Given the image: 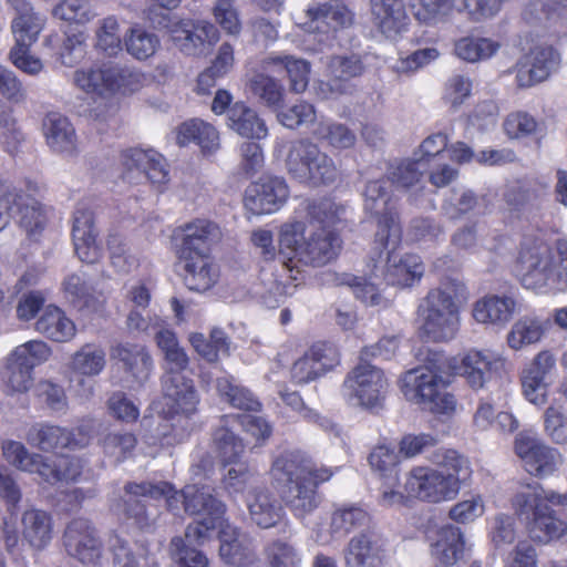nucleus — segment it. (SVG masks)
Wrapping results in <instances>:
<instances>
[{"label": "nucleus", "instance_id": "2", "mask_svg": "<svg viewBox=\"0 0 567 567\" xmlns=\"http://www.w3.org/2000/svg\"><path fill=\"white\" fill-rule=\"evenodd\" d=\"M429 460L442 470L412 467L405 475L406 495L433 504L453 499L460 492L461 482L472 473L467 458L454 450L440 449Z\"/></svg>", "mask_w": 567, "mask_h": 567}, {"label": "nucleus", "instance_id": "57", "mask_svg": "<svg viewBox=\"0 0 567 567\" xmlns=\"http://www.w3.org/2000/svg\"><path fill=\"white\" fill-rule=\"evenodd\" d=\"M106 245L111 265L117 272L130 274L138 267L137 256L131 251L122 235L111 233Z\"/></svg>", "mask_w": 567, "mask_h": 567}, {"label": "nucleus", "instance_id": "59", "mask_svg": "<svg viewBox=\"0 0 567 567\" xmlns=\"http://www.w3.org/2000/svg\"><path fill=\"white\" fill-rule=\"evenodd\" d=\"M96 47L107 56H116L122 51L120 24L115 17H106L96 29Z\"/></svg>", "mask_w": 567, "mask_h": 567}, {"label": "nucleus", "instance_id": "11", "mask_svg": "<svg viewBox=\"0 0 567 567\" xmlns=\"http://www.w3.org/2000/svg\"><path fill=\"white\" fill-rule=\"evenodd\" d=\"M514 450L525 471L535 477H548L564 463V456L557 449L528 432L517 434Z\"/></svg>", "mask_w": 567, "mask_h": 567}, {"label": "nucleus", "instance_id": "20", "mask_svg": "<svg viewBox=\"0 0 567 567\" xmlns=\"http://www.w3.org/2000/svg\"><path fill=\"white\" fill-rule=\"evenodd\" d=\"M174 45L185 55L196 56L205 53L206 47L218 40V31L207 21L181 20L169 29Z\"/></svg>", "mask_w": 567, "mask_h": 567}, {"label": "nucleus", "instance_id": "48", "mask_svg": "<svg viewBox=\"0 0 567 567\" xmlns=\"http://www.w3.org/2000/svg\"><path fill=\"white\" fill-rule=\"evenodd\" d=\"M106 365V352L96 343H85L74 352L71 369L84 377L99 375Z\"/></svg>", "mask_w": 567, "mask_h": 567}, {"label": "nucleus", "instance_id": "55", "mask_svg": "<svg viewBox=\"0 0 567 567\" xmlns=\"http://www.w3.org/2000/svg\"><path fill=\"white\" fill-rule=\"evenodd\" d=\"M216 389L219 395L236 409L258 411L261 406L260 402L251 391L236 384L233 378H218L216 381Z\"/></svg>", "mask_w": 567, "mask_h": 567}, {"label": "nucleus", "instance_id": "10", "mask_svg": "<svg viewBox=\"0 0 567 567\" xmlns=\"http://www.w3.org/2000/svg\"><path fill=\"white\" fill-rule=\"evenodd\" d=\"M389 386L384 371L361 359L346 375L342 395L351 405L371 409L382 404Z\"/></svg>", "mask_w": 567, "mask_h": 567}, {"label": "nucleus", "instance_id": "49", "mask_svg": "<svg viewBox=\"0 0 567 567\" xmlns=\"http://www.w3.org/2000/svg\"><path fill=\"white\" fill-rule=\"evenodd\" d=\"M312 135L337 150L354 146L357 136L346 124L332 120L319 121L312 130Z\"/></svg>", "mask_w": 567, "mask_h": 567}, {"label": "nucleus", "instance_id": "58", "mask_svg": "<svg viewBox=\"0 0 567 567\" xmlns=\"http://www.w3.org/2000/svg\"><path fill=\"white\" fill-rule=\"evenodd\" d=\"M257 473L247 463H236L228 468L223 483L229 494H243L258 488L256 485Z\"/></svg>", "mask_w": 567, "mask_h": 567}, {"label": "nucleus", "instance_id": "37", "mask_svg": "<svg viewBox=\"0 0 567 567\" xmlns=\"http://www.w3.org/2000/svg\"><path fill=\"white\" fill-rule=\"evenodd\" d=\"M73 81L83 92L102 99L114 95L112 65L90 66L74 72Z\"/></svg>", "mask_w": 567, "mask_h": 567}, {"label": "nucleus", "instance_id": "41", "mask_svg": "<svg viewBox=\"0 0 567 567\" xmlns=\"http://www.w3.org/2000/svg\"><path fill=\"white\" fill-rule=\"evenodd\" d=\"M465 8L464 0H413L415 19L430 27L447 21L454 11Z\"/></svg>", "mask_w": 567, "mask_h": 567}, {"label": "nucleus", "instance_id": "19", "mask_svg": "<svg viewBox=\"0 0 567 567\" xmlns=\"http://www.w3.org/2000/svg\"><path fill=\"white\" fill-rule=\"evenodd\" d=\"M66 553L85 565H94L102 555V543L95 528L85 518L71 520L63 534Z\"/></svg>", "mask_w": 567, "mask_h": 567}, {"label": "nucleus", "instance_id": "23", "mask_svg": "<svg viewBox=\"0 0 567 567\" xmlns=\"http://www.w3.org/2000/svg\"><path fill=\"white\" fill-rule=\"evenodd\" d=\"M559 64V54L553 47L537 45L517 63L516 80L519 87H529L546 80Z\"/></svg>", "mask_w": 567, "mask_h": 567}, {"label": "nucleus", "instance_id": "27", "mask_svg": "<svg viewBox=\"0 0 567 567\" xmlns=\"http://www.w3.org/2000/svg\"><path fill=\"white\" fill-rule=\"evenodd\" d=\"M183 231L179 256H209L212 245L221 236L218 225L207 219L193 220L183 227Z\"/></svg>", "mask_w": 567, "mask_h": 567}, {"label": "nucleus", "instance_id": "25", "mask_svg": "<svg viewBox=\"0 0 567 567\" xmlns=\"http://www.w3.org/2000/svg\"><path fill=\"white\" fill-rule=\"evenodd\" d=\"M96 237L93 212L79 205L73 214L72 239L75 254L83 262L93 264L100 259L101 248Z\"/></svg>", "mask_w": 567, "mask_h": 567}, {"label": "nucleus", "instance_id": "42", "mask_svg": "<svg viewBox=\"0 0 567 567\" xmlns=\"http://www.w3.org/2000/svg\"><path fill=\"white\" fill-rule=\"evenodd\" d=\"M35 329L56 342H66L75 336V324L64 312L54 306H48L38 319Z\"/></svg>", "mask_w": 567, "mask_h": 567}, {"label": "nucleus", "instance_id": "22", "mask_svg": "<svg viewBox=\"0 0 567 567\" xmlns=\"http://www.w3.org/2000/svg\"><path fill=\"white\" fill-rule=\"evenodd\" d=\"M371 520L369 511L359 503L336 504L330 514L328 536L317 534L316 542L328 545L332 540H340L355 529L369 527Z\"/></svg>", "mask_w": 567, "mask_h": 567}, {"label": "nucleus", "instance_id": "64", "mask_svg": "<svg viewBox=\"0 0 567 567\" xmlns=\"http://www.w3.org/2000/svg\"><path fill=\"white\" fill-rule=\"evenodd\" d=\"M136 437L128 432L107 433L101 440V446L104 453L113 457L116 462H121L131 455L136 446Z\"/></svg>", "mask_w": 567, "mask_h": 567}, {"label": "nucleus", "instance_id": "47", "mask_svg": "<svg viewBox=\"0 0 567 567\" xmlns=\"http://www.w3.org/2000/svg\"><path fill=\"white\" fill-rule=\"evenodd\" d=\"M369 464L378 476L390 486L399 483L400 453L388 444L377 445L369 455Z\"/></svg>", "mask_w": 567, "mask_h": 567}, {"label": "nucleus", "instance_id": "62", "mask_svg": "<svg viewBox=\"0 0 567 567\" xmlns=\"http://www.w3.org/2000/svg\"><path fill=\"white\" fill-rule=\"evenodd\" d=\"M544 431L555 444L567 445V419L561 405L551 404L544 412Z\"/></svg>", "mask_w": 567, "mask_h": 567}, {"label": "nucleus", "instance_id": "50", "mask_svg": "<svg viewBox=\"0 0 567 567\" xmlns=\"http://www.w3.org/2000/svg\"><path fill=\"white\" fill-rule=\"evenodd\" d=\"M427 167L423 159H400L389 164L386 178L398 188L408 189L419 184Z\"/></svg>", "mask_w": 567, "mask_h": 567}, {"label": "nucleus", "instance_id": "18", "mask_svg": "<svg viewBox=\"0 0 567 567\" xmlns=\"http://www.w3.org/2000/svg\"><path fill=\"white\" fill-rule=\"evenodd\" d=\"M399 243L400 240L395 245L390 244L388 247H384L380 241L377 243L375 238L374 249L379 250V259L382 258L383 251H386V261L383 271L385 281L392 286L411 287L423 277L424 265L417 255H402L395 251Z\"/></svg>", "mask_w": 567, "mask_h": 567}, {"label": "nucleus", "instance_id": "53", "mask_svg": "<svg viewBox=\"0 0 567 567\" xmlns=\"http://www.w3.org/2000/svg\"><path fill=\"white\" fill-rule=\"evenodd\" d=\"M247 87L266 106L275 110L281 106L284 87L274 78L264 73H255L249 78Z\"/></svg>", "mask_w": 567, "mask_h": 567}, {"label": "nucleus", "instance_id": "51", "mask_svg": "<svg viewBox=\"0 0 567 567\" xmlns=\"http://www.w3.org/2000/svg\"><path fill=\"white\" fill-rule=\"evenodd\" d=\"M545 322L537 317H523L517 320L508 336L507 343L514 350L538 342L545 333Z\"/></svg>", "mask_w": 567, "mask_h": 567}, {"label": "nucleus", "instance_id": "8", "mask_svg": "<svg viewBox=\"0 0 567 567\" xmlns=\"http://www.w3.org/2000/svg\"><path fill=\"white\" fill-rule=\"evenodd\" d=\"M286 167L292 178L312 186L329 185L339 174L334 161L309 138L290 144Z\"/></svg>", "mask_w": 567, "mask_h": 567}, {"label": "nucleus", "instance_id": "1", "mask_svg": "<svg viewBox=\"0 0 567 567\" xmlns=\"http://www.w3.org/2000/svg\"><path fill=\"white\" fill-rule=\"evenodd\" d=\"M344 208L331 199L301 203L298 217L280 227L279 259L292 270L299 266L323 267L337 259L341 239L333 226Z\"/></svg>", "mask_w": 567, "mask_h": 567}, {"label": "nucleus", "instance_id": "30", "mask_svg": "<svg viewBox=\"0 0 567 567\" xmlns=\"http://www.w3.org/2000/svg\"><path fill=\"white\" fill-rule=\"evenodd\" d=\"M22 538L28 545L35 549H44L53 537L52 516L40 508L30 507L21 515Z\"/></svg>", "mask_w": 567, "mask_h": 567}, {"label": "nucleus", "instance_id": "24", "mask_svg": "<svg viewBox=\"0 0 567 567\" xmlns=\"http://www.w3.org/2000/svg\"><path fill=\"white\" fill-rule=\"evenodd\" d=\"M384 557L379 536L369 529L352 536L343 549L344 567H383Z\"/></svg>", "mask_w": 567, "mask_h": 567}, {"label": "nucleus", "instance_id": "21", "mask_svg": "<svg viewBox=\"0 0 567 567\" xmlns=\"http://www.w3.org/2000/svg\"><path fill=\"white\" fill-rule=\"evenodd\" d=\"M219 557L229 567H260L261 559L252 539L229 523L219 530Z\"/></svg>", "mask_w": 567, "mask_h": 567}, {"label": "nucleus", "instance_id": "54", "mask_svg": "<svg viewBox=\"0 0 567 567\" xmlns=\"http://www.w3.org/2000/svg\"><path fill=\"white\" fill-rule=\"evenodd\" d=\"M498 49L499 44L497 42L486 38L464 37L454 44L456 56L470 63L487 60Z\"/></svg>", "mask_w": 567, "mask_h": 567}, {"label": "nucleus", "instance_id": "34", "mask_svg": "<svg viewBox=\"0 0 567 567\" xmlns=\"http://www.w3.org/2000/svg\"><path fill=\"white\" fill-rule=\"evenodd\" d=\"M465 540L460 527L442 526L431 545V555L440 567L453 566L463 555Z\"/></svg>", "mask_w": 567, "mask_h": 567}, {"label": "nucleus", "instance_id": "56", "mask_svg": "<svg viewBox=\"0 0 567 567\" xmlns=\"http://www.w3.org/2000/svg\"><path fill=\"white\" fill-rule=\"evenodd\" d=\"M221 424L215 430L213 434L214 443L219 452V455L225 464H234L245 451L241 440L234 434L228 427L229 417L221 419Z\"/></svg>", "mask_w": 567, "mask_h": 567}, {"label": "nucleus", "instance_id": "5", "mask_svg": "<svg viewBox=\"0 0 567 567\" xmlns=\"http://www.w3.org/2000/svg\"><path fill=\"white\" fill-rule=\"evenodd\" d=\"M518 260L524 270L525 287L551 292L567 290V240H557L555 247L546 244L523 246Z\"/></svg>", "mask_w": 567, "mask_h": 567}, {"label": "nucleus", "instance_id": "12", "mask_svg": "<svg viewBox=\"0 0 567 567\" xmlns=\"http://www.w3.org/2000/svg\"><path fill=\"white\" fill-rule=\"evenodd\" d=\"M167 491L168 483L166 482L127 483L124 486L123 501L118 506L126 518L132 519L140 529L151 530L156 525L159 511L155 506H147L140 497L157 499Z\"/></svg>", "mask_w": 567, "mask_h": 567}, {"label": "nucleus", "instance_id": "16", "mask_svg": "<svg viewBox=\"0 0 567 567\" xmlns=\"http://www.w3.org/2000/svg\"><path fill=\"white\" fill-rule=\"evenodd\" d=\"M121 162L124 177L130 182L141 178L162 186L168 181V171L164 157L154 150L130 148L122 153Z\"/></svg>", "mask_w": 567, "mask_h": 567}, {"label": "nucleus", "instance_id": "63", "mask_svg": "<svg viewBox=\"0 0 567 567\" xmlns=\"http://www.w3.org/2000/svg\"><path fill=\"white\" fill-rule=\"evenodd\" d=\"M278 121L290 130L313 124L317 120L316 109L312 104L300 101L277 114Z\"/></svg>", "mask_w": 567, "mask_h": 567}, {"label": "nucleus", "instance_id": "38", "mask_svg": "<svg viewBox=\"0 0 567 567\" xmlns=\"http://www.w3.org/2000/svg\"><path fill=\"white\" fill-rule=\"evenodd\" d=\"M227 120L228 126L243 137L261 140L268 135L264 120L244 102H236L229 107Z\"/></svg>", "mask_w": 567, "mask_h": 567}, {"label": "nucleus", "instance_id": "3", "mask_svg": "<svg viewBox=\"0 0 567 567\" xmlns=\"http://www.w3.org/2000/svg\"><path fill=\"white\" fill-rule=\"evenodd\" d=\"M271 475L275 481L286 485V504L295 516L302 518L319 506L317 487L329 481L332 472L327 467L316 466L300 452L289 451L274 461Z\"/></svg>", "mask_w": 567, "mask_h": 567}, {"label": "nucleus", "instance_id": "45", "mask_svg": "<svg viewBox=\"0 0 567 567\" xmlns=\"http://www.w3.org/2000/svg\"><path fill=\"white\" fill-rule=\"evenodd\" d=\"M166 326L165 322L154 334L155 342L166 362L165 371L183 372L189 364V358L179 344L176 333Z\"/></svg>", "mask_w": 567, "mask_h": 567}, {"label": "nucleus", "instance_id": "35", "mask_svg": "<svg viewBox=\"0 0 567 567\" xmlns=\"http://www.w3.org/2000/svg\"><path fill=\"white\" fill-rule=\"evenodd\" d=\"M215 489L208 485H188L184 487V509L198 517H223L225 505L214 495Z\"/></svg>", "mask_w": 567, "mask_h": 567}, {"label": "nucleus", "instance_id": "60", "mask_svg": "<svg viewBox=\"0 0 567 567\" xmlns=\"http://www.w3.org/2000/svg\"><path fill=\"white\" fill-rule=\"evenodd\" d=\"M63 289L74 306L92 310L96 309L99 299L95 297L93 288L79 275L68 276L63 282Z\"/></svg>", "mask_w": 567, "mask_h": 567}, {"label": "nucleus", "instance_id": "15", "mask_svg": "<svg viewBox=\"0 0 567 567\" xmlns=\"http://www.w3.org/2000/svg\"><path fill=\"white\" fill-rule=\"evenodd\" d=\"M363 70V63L355 54L332 56L328 63L330 79L320 80L315 84L317 96L330 100L351 93L353 90L351 79L361 75Z\"/></svg>", "mask_w": 567, "mask_h": 567}, {"label": "nucleus", "instance_id": "40", "mask_svg": "<svg viewBox=\"0 0 567 567\" xmlns=\"http://www.w3.org/2000/svg\"><path fill=\"white\" fill-rule=\"evenodd\" d=\"M71 440L69 429L43 422L32 425L27 434L28 443L43 452L71 449Z\"/></svg>", "mask_w": 567, "mask_h": 567}, {"label": "nucleus", "instance_id": "61", "mask_svg": "<svg viewBox=\"0 0 567 567\" xmlns=\"http://www.w3.org/2000/svg\"><path fill=\"white\" fill-rule=\"evenodd\" d=\"M503 130L508 138L520 140L536 134L539 130V124L529 113L515 111L505 117Z\"/></svg>", "mask_w": 567, "mask_h": 567}, {"label": "nucleus", "instance_id": "29", "mask_svg": "<svg viewBox=\"0 0 567 567\" xmlns=\"http://www.w3.org/2000/svg\"><path fill=\"white\" fill-rule=\"evenodd\" d=\"M42 126L51 151L66 156L78 153V137L68 117L59 113H49L44 117Z\"/></svg>", "mask_w": 567, "mask_h": 567}, {"label": "nucleus", "instance_id": "17", "mask_svg": "<svg viewBox=\"0 0 567 567\" xmlns=\"http://www.w3.org/2000/svg\"><path fill=\"white\" fill-rule=\"evenodd\" d=\"M289 188L284 178L262 177L245 190L244 205L254 215L274 214L287 202Z\"/></svg>", "mask_w": 567, "mask_h": 567}, {"label": "nucleus", "instance_id": "43", "mask_svg": "<svg viewBox=\"0 0 567 567\" xmlns=\"http://www.w3.org/2000/svg\"><path fill=\"white\" fill-rule=\"evenodd\" d=\"M265 65L278 66L286 71L291 92L300 94L309 84L310 63L289 54H271L264 61Z\"/></svg>", "mask_w": 567, "mask_h": 567}, {"label": "nucleus", "instance_id": "26", "mask_svg": "<svg viewBox=\"0 0 567 567\" xmlns=\"http://www.w3.org/2000/svg\"><path fill=\"white\" fill-rule=\"evenodd\" d=\"M370 11L374 25L389 39L406 31L410 19L405 0H370Z\"/></svg>", "mask_w": 567, "mask_h": 567}, {"label": "nucleus", "instance_id": "32", "mask_svg": "<svg viewBox=\"0 0 567 567\" xmlns=\"http://www.w3.org/2000/svg\"><path fill=\"white\" fill-rule=\"evenodd\" d=\"M246 504L252 523L261 528L277 525L284 517V507L268 491L255 488L246 496Z\"/></svg>", "mask_w": 567, "mask_h": 567}, {"label": "nucleus", "instance_id": "46", "mask_svg": "<svg viewBox=\"0 0 567 567\" xmlns=\"http://www.w3.org/2000/svg\"><path fill=\"white\" fill-rule=\"evenodd\" d=\"M109 548L113 554L114 563L120 567H158L157 560L145 547L137 546V549L133 550L118 535L110 536Z\"/></svg>", "mask_w": 567, "mask_h": 567}, {"label": "nucleus", "instance_id": "4", "mask_svg": "<svg viewBox=\"0 0 567 567\" xmlns=\"http://www.w3.org/2000/svg\"><path fill=\"white\" fill-rule=\"evenodd\" d=\"M561 502L554 489H545L538 483L519 484L511 497L512 509L530 536L539 543L560 538L567 525L556 516L550 505Z\"/></svg>", "mask_w": 567, "mask_h": 567}, {"label": "nucleus", "instance_id": "44", "mask_svg": "<svg viewBox=\"0 0 567 567\" xmlns=\"http://www.w3.org/2000/svg\"><path fill=\"white\" fill-rule=\"evenodd\" d=\"M307 16L311 23H316L315 29L320 24H326L332 30L347 28L352 24L353 13L340 1H329L308 8Z\"/></svg>", "mask_w": 567, "mask_h": 567}, {"label": "nucleus", "instance_id": "9", "mask_svg": "<svg viewBox=\"0 0 567 567\" xmlns=\"http://www.w3.org/2000/svg\"><path fill=\"white\" fill-rule=\"evenodd\" d=\"M388 183L386 177L369 178L363 190L364 210L377 218V243L384 247L401 240L399 213Z\"/></svg>", "mask_w": 567, "mask_h": 567}, {"label": "nucleus", "instance_id": "7", "mask_svg": "<svg viewBox=\"0 0 567 567\" xmlns=\"http://www.w3.org/2000/svg\"><path fill=\"white\" fill-rule=\"evenodd\" d=\"M401 390L406 400L421 404L435 414H450L456 408L455 398L445 391L449 379L441 359L436 363L419 367L404 373Z\"/></svg>", "mask_w": 567, "mask_h": 567}, {"label": "nucleus", "instance_id": "14", "mask_svg": "<svg viewBox=\"0 0 567 567\" xmlns=\"http://www.w3.org/2000/svg\"><path fill=\"white\" fill-rule=\"evenodd\" d=\"M162 390L167 413L190 419L198 411L199 394L192 379L183 372L165 371L162 377Z\"/></svg>", "mask_w": 567, "mask_h": 567}, {"label": "nucleus", "instance_id": "36", "mask_svg": "<svg viewBox=\"0 0 567 567\" xmlns=\"http://www.w3.org/2000/svg\"><path fill=\"white\" fill-rule=\"evenodd\" d=\"M111 354L124 364L125 371L131 374L138 385L144 384L148 380L153 361L143 346L131 343L117 344L112 349Z\"/></svg>", "mask_w": 567, "mask_h": 567}, {"label": "nucleus", "instance_id": "52", "mask_svg": "<svg viewBox=\"0 0 567 567\" xmlns=\"http://www.w3.org/2000/svg\"><path fill=\"white\" fill-rule=\"evenodd\" d=\"M124 43L127 53L138 61L148 60L161 47L158 35L141 27L132 28L125 35Z\"/></svg>", "mask_w": 567, "mask_h": 567}, {"label": "nucleus", "instance_id": "31", "mask_svg": "<svg viewBox=\"0 0 567 567\" xmlns=\"http://www.w3.org/2000/svg\"><path fill=\"white\" fill-rule=\"evenodd\" d=\"M11 7L17 13L12 20L11 30L16 44L32 45L43 29L45 19L38 12H34L32 6L27 0H9Z\"/></svg>", "mask_w": 567, "mask_h": 567}, {"label": "nucleus", "instance_id": "39", "mask_svg": "<svg viewBox=\"0 0 567 567\" xmlns=\"http://www.w3.org/2000/svg\"><path fill=\"white\" fill-rule=\"evenodd\" d=\"M516 310V301L509 296L491 295L477 300L473 317L480 323L505 324Z\"/></svg>", "mask_w": 567, "mask_h": 567}, {"label": "nucleus", "instance_id": "28", "mask_svg": "<svg viewBox=\"0 0 567 567\" xmlns=\"http://www.w3.org/2000/svg\"><path fill=\"white\" fill-rule=\"evenodd\" d=\"M11 216L28 236L40 234L48 221L45 207L32 194L22 189L14 192Z\"/></svg>", "mask_w": 567, "mask_h": 567}, {"label": "nucleus", "instance_id": "33", "mask_svg": "<svg viewBox=\"0 0 567 567\" xmlns=\"http://www.w3.org/2000/svg\"><path fill=\"white\" fill-rule=\"evenodd\" d=\"M184 268V282L190 290H209L218 280L219 270L209 256H179Z\"/></svg>", "mask_w": 567, "mask_h": 567}, {"label": "nucleus", "instance_id": "13", "mask_svg": "<svg viewBox=\"0 0 567 567\" xmlns=\"http://www.w3.org/2000/svg\"><path fill=\"white\" fill-rule=\"evenodd\" d=\"M505 360L493 350L471 349L455 359L454 373L465 379L467 384L475 390L484 385L504 369Z\"/></svg>", "mask_w": 567, "mask_h": 567}, {"label": "nucleus", "instance_id": "6", "mask_svg": "<svg viewBox=\"0 0 567 567\" xmlns=\"http://www.w3.org/2000/svg\"><path fill=\"white\" fill-rule=\"evenodd\" d=\"M466 299V288L457 279L446 278L429 291L420 327L422 338L441 342L453 339L460 327L458 303Z\"/></svg>", "mask_w": 567, "mask_h": 567}]
</instances>
